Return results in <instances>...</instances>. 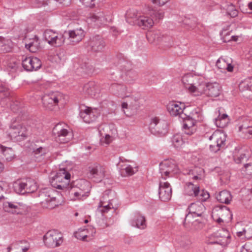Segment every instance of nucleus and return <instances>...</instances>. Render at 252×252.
Here are the masks:
<instances>
[{"label":"nucleus","mask_w":252,"mask_h":252,"mask_svg":"<svg viewBox=\"0 0 252 252\" xmlns=\"http://www.w3.org/2000/svg\"><path fill=\"white\" fill-rule=\"evenodd\" d=\"M57 196L59 194L55 190L50 188L44 189L40 191L38 200L43 208L52 209L59 205Z\"/></svg>","instance_id":"1"},{"label":"nucleus","mask_w":252,"mask_h":252,"mask_svg":"<svg viewBox=\"0 0 252 252\" xmlns=\"http://www.w3.org/2000/svg\"><path fill=\"white\" fill-rule=\"evenodd\" d=\"M180 172L178 165L174 159L164 160L159 164V173L161 177L166 180L168 177H172Z\"/></svg>","instance_id":"2"},{"label":"nucleus","mask_w":252,"mask_h":252,"mask_svg":"<svg viewBox=\"0 0 252 252\" xmlns=\"http://www.w3.org/2000/svg\"><path fill=\"white\" fill-rule=\"evenodd\" d=\"M75 187L71 189L70 194L73 195V199H81L89 196L91 189L90 183L84 179L76 182Z\"/></svg>","instance_id":"3"},{"label":"nucleus","mask_w":252,"mask_h":252,"mask_svg":"<svg viewBox=\"0 0 252 252\" xmlns=\"http://www.w3.org/2000/svg\"><path fill=\"white\" fill-rule=\"evenodd\" d=\"M8 135L11 140L21 141L26 139L29 133L27 128L21 124L12 123L8 131Z\"/></svg>","instance_id":"4"},{"label":"nucleus","mask_w":252,"mask_h":252,"mask_svg":"<svg viewBox=\"0 0 252 252\" xmlns=\"http://www.w3.org/2000/svg\"><path fill=\"white\" fill-rule=\"evenodd\" d=\"M70 178V174L64 169H61L51 179L50 183L54 188L63 189L68 187Z\"/></svg>","instance_id":"5"},{"label":"nucleus","mask_w":252,"mask_h":252,"mask_svg":"<svg viewBox=\"0 0 252 252\" xmlns=\"http://www.w3.org/2000/svg\"><path fill=\"white\" fill-rule=\"evenodd\" d=\"M168 124L166 121L155 117L151 119L149 124V130L154 135L163 136L167 133Z\"/></svg>","instance_id":"6"},{"label":"nucleus","mask_w":252,"mask_h":252,"mask_svg":"<svg viewBox=\"0 0 252 252\" xmlns=\"http://www.w3.org/2000/svg\"><path fill=\"white\" fill-rule=\"evenodd\" d=\"M209 140L211 141L210 149L215 153L225 147L226 136L223 132L220 130L215 131L209 137Z\"/></svg>","instance_id":"7"},{"label":"nucleus","mask_w":252,"mask_h":252,"mask_svg":"<svg viewBox=\"0 0 252 252\" xmlns=\"http://www.w3.org/2000/svg\"><path fill=\"white\" fill-rule=\"evenodd\" d=\"M45 245L48 247L55 248L60 246L63 242V236L61 233L56 230L48 231L43 237Z\"/></svg>","instance_id":"8"},{"label":"nucleus","mask_w":252,"mask_h":252,"mask_svg":"<svg viewBox=\"0 0 252 252\" xmlns=\"http://www.w3.org/2000/svg\"><path fill=\"white\" fill-rule=\"evenodd\" d=\"M63 98V94L58 92L45 94L42 97L43 106L47 110H53Z\"/></svg>","instance_id":"9"},{"label":"nucleus","mask_w":252,"mask_h":252,"mask_svg":"<svg viewBox=\"0 0 252 252\" xmlns=\"http://www.w3.org/2000/svg\"><path fill=\"white\" fill-rule=\"evenodd\" d=\"M43 36L49 44L55 47H60L65 42L64 33H59L52 30H46Z\"/></svg>","instance_id":"10"},{"label":"nucleus","mask_w":252,"mask_h":252,"mask_svg":"<svg viewBox=\"0 0 252 252\" xmlns=\"http://www.w3.org/2000/svg\"><path fill=\"white\" fill-rule=\"evenodd\" d=\"M182 80L185 87L191 93L198 94V91L202 90L204 85H201V82L197 81V77L191 74L184 75Z\"/></svg>","instance_id":"11"},{"label":"nucleus","mask_w":252,"mask_h":252,"mask_svg":"<svg viewBox=\"0 0 252 252\" xmlns=\"http://www.w3.org/2000/svg\"><path fill=\"white\" fill-rule=\"evenodd\" d=\"M230 238V236L229 232L225 229H221L218 230L214 235L211 236L208 243L225 246L229 243Z\"/></svg>","instance_id":"12"},{"label":"nucleus","mask_w":252,"mask_h":252,"mask_svg":"<svg viewBox=\"0 0 252 252\" xmlns=\"http://www.w3.org/2000/svg\"><path fill=\"white\" fill-rule=\"evenodd\" d=\"M201 85H204L202 90L198 91L196 95L203 93L208 97H217L220 94L221 87L217 82L206 83L202 82Z\"/></svg>","instance_id":"13"},{"label":"nucleus","mask_w":252,"mask_h":252,"mask_svg":"<svg viewBox=\"0 0 252 252\" xmlns=\"http://www.w3.org/2000/svg\"><path fill=\"white\" fill-rule=\"evenodd\" d=\"M53 133L56 136V141L60 143H67L72 137V133L63 128L62 124H58L54 126Z\"/></svg>","instance_id":"14"},{"label":"nucleus","mask_w":252,"mask_h":252,"mask_svg":"<svg viewBox=\"0 0 252 252\" xmlns=\"http://www.w3.org/2000/svg\"><path fill=\"white\" fill-rule=\"evenodd\" d=\"M105 172L103 166L94 163L88 167L87 175L89 178L94 180L95 182H99L104 177Z\"/></svg>","instance_id":"15"},{"label":"nucleus","mask_w":252,"mask_h":252,"mask_svg":"<svg viewBox=\"0 0 252 252\" xmlns=\"http://www.w3.org/2000/svg\"><path fill=\"white\" fill-rule=\"evenodd\" d=\"M99 115L100 110L96 108L85 107L80 112V117L84 122L88 124L94 122Z\"/></svg>","instance_id":"16"},{"label":"nucleus","mask_w":252,"mask_h":252,"mask_svg":"<svg viewBox=\"0 0 252 252\" xmlns=\"http://www.w3.org/2000/svg\"><path fill=\"white\" fill-rule=\"evenodd\" d=\"M64 36L65 40L68 41L67 43L76 44L82 40L85 36V33L84 30L80 28L65 31Z\"/></svg>","instance_id":"17"},{"label":"nucleus","mask_w":252,"mask_h":252,"mask_svg":"<svg viewBox=\"0 0 252 252\" xmlns=\"http://www.w3.org/2000/svg\"><path fill=\"white\" fill-rule=\"evenodd\" d=\"M41 61L36 57H25L22 60V66L27 71L37 70L41 66Z\"/></svg>","instance_id":"18"},{"label":"nucleus","mask_w":252,"mask_h":252,"mask_svg":"<svg viewBox=\"0 0 252 252\" xmlns=\"http://www.w3.org/2000/svg\"><path fill=\"white\" fill-rule=\"evenodd\" d=\"M225 216H230L231 218L232 215L229 209L225 206L215 208L213 211L212 217L219 224L223 222Z\"/></svg>","instance_id":"19"},{"label":"nucleus","mask_w":252,"mask_h":252,"mask_svg":"<svg viewBox=\"0 0 252 252\" xmlns=\"http://www.w3.org/2000/svg\"><path fill=\"white\" fill-rule=\"evenodd\" d=\"M167 109L171 115L174 116H179L181 118V115L185 114L186 108L184 103L180 102H171L167 106Z\"/></svg>","instance_id":"20"},{"label":"nucleus","mask_w":252,"mask_h":252,"mask_svg":"<svg viewBox=\"0 0 252 252\" xmlns=\"http://www.w3.org/2000/svg\"><path fill=\"white\" fill-rule=\"evenodd\" d=\"M120 161L118 164L119 166L120 172L123 177H127L133 175L137 171L136 167L133 168L130 165L125 163L127 160L124 157H120Z\"/></svg>","instance_id":"21"},{"label":"nucleus","mask_w":252,"mask_h":252,"mask_svg":"<svg viewBox=\"0 0 252 252\" xmlns=\"http://www.w3.org/2000/svg\"><path fill=\"white\" fill-rule=\"evenodd\" d=\"M88 44V47L94 52L102 51L105 46L103 39L98 35L91 38Z\"/></svg>","instance_id":"22"},{"label":"nucleus","mask_w":252,"mask_h":252,"mask_svg":"<svg viewBox=\"0 0 252 252\" xmlns=\"http://www.w3.org/2000/svg\"><path fill=\"white\" fill-rule=\"evenodd\" d=\"M158 195L159 198L161 201H167L170 199L172 195V189L169 183L160 182Z\"/></svg>","instance_id":"23"},{"label":"nucleus","mask_w":252,"mask_h":252,"mask_svg":"<svg viewBox=\"0 0 252 252\" xmlns=\"http://www.w3.org/2000/svg\"><path fill=\"white\" fill-rule=\"evenodd\" d=\"M181 118L184 121L183 127L185 130V133L189 135L192 134L195 131L194 125L196 122L189 118L186 113L182 114Z\"/></svg>","instance_id":"24"},{"label":"nucleus","mask_w":252,"mask_h":252,"mask_svg":"<svg viewBox=\"0 0 252 252\" xmlns=\"http://www.w3.org/2000/svg\"><path fill=\"white\" fill-rule=\"evenodd\" d=\"M112 191L111 190H106L100 199L99 207H102L101 210L102 213L107 212L110 209L113 208V206L111 203L112 199H110L109 195L111 194Z\"/></svg>","instance_id":"25"},{"label":"nucleus","mask_w":252,"mask_h":252,"mask_svg":"<svg viewBox=\"0 0 252 252\" xmlns=\"http://www.w3.org/2000/svg\"><path fill=\"white\" fill-rule=\"evenodd\" d=\"M29 248V244L26 241H19L8 247L7 252H26Z\"/></svg>","instance_id":"26"},{"label":"nucleus","mask_w":252,"mask_h":252,"mask_svg":"<svg viewBox=\"0 0 252 252\" xmlns=\"http://www.w3.org/2000/svg\"><path fill=\"white\" fill-rule=\"evenodd\" d=\"M110 90L114 94L120 97L124 98L129 96L127 94L128 93L127 91V88L124 85L113 84L110 87Z\"/></svg>","instance_id":"27"},{"label":"nucleus","mask_w":252,"mask_h":252,"mask_svg":"<svg viewBox=\"0 0 252 252\" xmlns=\"http://www.w3.org/2000/svg\"><path fill=\"white\" fill-rule=\"evenodd\" d=\"M237 151L240 153L239 156L235 155L234 157L235 161L237 163H241L244 159H248L250 157L251 153L249 148L246 147H243L241 148H236L235 150V153H236Z\"/></svg>","instance_id":"28"},{"label":"nucleus","mask_w":252,"mask_h":252,"mask_svg":"<svg viewBox=\"0 0 252 252\" xmlns=\"http://www.w3.org/2000/svg\"><path fill=\"white\" fill-rule=\"evenodd\" d=\"M131 223L132 226L140 229H144L146 226L145 217L139 212L135 213Z\"/></svg>","instance_id":"29"},{"label":"nucleus","mask_w":252,"mask_h":252,"mask_svg":"<svg viewBox=\"0 0 252 252\" xmlns=\"http://www.w3.org/2000/svg\"><path fill=\"white\" fill-rule=\"evenodd\" d=\"M204 208L203 204L200 202H197L191 203L188 207V210L189 214H194L196 216H201Z\"/></svg>","instance_id":"30"},{"label":"nucleus","mask_w":252,"mask_h":252,"mask_svg":"<svg viewBox=\"0 0 252 252\" xmlns=\"http://www.w3.org/2000/svg\"><path fill=\"white\" fill-rule=\"evenodd\" d=\"M154 24V22L153 18L147 16H139V19H138V22H137V24L139 27H142L143 29L150 28L153 26Z\"/></svg>","instance_id":"31"},{"label":"nucleus","mask_w":252,"mask_h":252,"mask_svg":"<svg viewBox=\"0 0 252 252\" xmlns=\"http://www.w3.org/2000/svg\"><path fill=\"white\" fill-rule=\"evenodd\" d=\"M185 192L186 194L189 196H198L200 193L199 187L189 182L185 187Z\"/></svg>","instance_id":"32"},{"label":"nucleus","mask_w":252,"mask_h":252,"mask_svg":"<svg viewBox=\"0 0 252 252\" xmlns=\"http://www.w3.org/2000/svg\"><path fill=\"white\" fill-rule=\"evenodd\" d=\"M139 13L137 10L134 9H130L127 11L126 14V21L130 24H136L138 22V19H139Z\"/></svg>","instance_id":"33"},{"label":"nucleus","mask_w":252,"mask_h":252,"mask_svg":"<svg viewBox=\"0 0 252 252\" xmlns=\"http://www.w3.org/2000/svg\"><path fill=\"white\" fill-rule=\"evenodd\" d=\"M3 209L5 212L11 214H18L20 208L16 203L5 201L3 203Z\"/></svg>","instance_id":"34"},{"label":"nucleus","mask_w":252,"mask_h":252,"mask_svg":"<svg viewBox=\"0 0 252 252\" xmlns=\"http://www.w3.org/2000/svg\"><path fill=\"white\" fill-rule=\"evenodd\" d=\"M216 198L220 203L229 204L232 200V195L229 191L223 190L219 192Z\"/></svg>","instance_id":"35"},{"label":"nucleus","mask_w":252,"mask_h":252,"mask_svg":"<svg viewBox=\"0 0 252 252\" xmlns=\"http://www.w3.org/2000/svg\"><path fill=\"white\" fill-rule=\"evenodd\" d=\"M25 47L29 51L32 53H35L40 47V43L39 39L36 36L29 42L26 43Z\"/></svg>","instance_id":"36"},{"label":"nucleus","mask_w":252,"mask_h":252,"mask_svg":"<svg viewBox=\"0 0 252 252\" xmlns=\"http://www.w3.org/2000/svg\"><path fill=\"white\" fill-rule=\"evenodd\" d=\"M84 93L91 96H94L96 93V85L94 82L85 84L83 88Z\"/></svg>","instance_id":"37"},{"label":"nucleus","mask_w":252,"mask_h":252,"mask_svg":"<svg viewBox=\"0 0 252 252\" xmlns=\"http://www.w3.org/2000/svg\"><path fill=\"white\" fill-rule=\"evenodd\" d=\"M229 121V119L227 114H220L215 120V124L217 127L223 128L227 126Z\"/></svg>","instance_id":"38"},{"label":"nucleus","mask_w":252,"mask_h":252,"mask_svg":"<svg viewBox=\"0 0 252 252\" xmlns=\"http://www.w3.org/2000/svg\"><path fill=\"white\" fill-rule=\"evenodd\" d=\"M48 149L45 147H42L35 145L34 147H32V153L34 157L38 159L41 158L48 152Z\"/></svg>","instance_id":"39"},{"label":"nucleus","mask_w":252,"mask_h":252,"mask_svg":"<svg viewBox=\"0 0 252 252\" xmlns=\"http://www.w3.org/2000/svg\"><path fill=\"white\" fill-rule=\"evenodd\" d=\"M89 233V229L85 228H80L77 231L74 232V236L77 239L84 241H87V238H90V235Z\"/></svg>","instance_id":"40"},{"label":"nucleus","mask_w":252,"mask_h":252,"mask_svg":"<svg viewBox=\"0 0 252 252\" xmlns=\"http://www.w3.org/2000/svg\"><path fill=\"white\" fill-rule=\"evenodd\" d=\"M25 193L33 192L37 189V185L33 180H26L25 181Z\"/></svg>","instance_id":"41"},{"label":"nucleus","mask_w":252,"mask_h":252,"mask_svg":"<svg viewBox=\"0 0 252 252\" xmlns=\"http://www.w3.org/2000/svg\"><path fill=\"white\" fill-rule=\"evenodd\" d=\"M25 181L18 180L13 184V189L18 194H25Z\"/></svg>","instance_id":"42"},{"label":"nucleus","mask_w":252,"mask_h":252,"mask_svg":"<svg viewBox=\"0 0 252 252\" xmlns=\"http://www.w3.org/2000/svg\"><path fill=\"white\" fill-rule=\"evenodd\" d=\"M239 87V89L242 91L246 90L252 91V78H248L242 81Z\"/></svg>","instance_id":"43"},{"label":"nucleus","mask_w":252,"mask_h":252,"mask_svg":"<svg viewBox=\"0 0 252 252\" xmlns=\"http://www.w3.org/2000/svg\"><path fill=\"white\" fill-rule=\"evenodd\" d=\"M224 8L225 9L226 13L231 17H235L238 14V11L232 3H227L224 6Z\"/></svg>","instance_id":"44"},{"label":"nucleus","mask_w":252,"mask_h":252,"mask_svg":"<svg viewBox=\"0 0 252 252\" xmlns=\"http://www.w3.org/2000/svg\"><path fill=\"white\" fill-rule=\"evenodd\" d=\"M191 174L193 176V179L202 180L204 177V170L201 167H195L191 171Z\"/></svg>","instance_id":"45"},{"label":"nucleus","mask_w":252,"mask_h":252,"mask_svg":"<svg viewBox=\"0 0 252 252\" xmlns=\"http://www.w3.org/2000/svg\"><path fill=\"white\" fill-rule=\"evenodd\" d=\"M172 142L174 146L177 148H180L185 143L182 135L180 133L175 134L172 138Z\"/></svg>","instance_id":"46"},{"label":"nucleus","mask_w":252,"mask_h":252,"mask_svg":"<svg viewBox=\"0 0 252 252\" xmlns=\"http://www.w3.org/2000/svg\"><path fill=\"white\" fill-rule=\"evenodd\" d=\"M0 148L5 159L8 161L11 160L14 156L12 149L10 148L5 147L2 145H0Z\"/></svg>","instance_id":"47"},{"label":"nucleus","mask_w":252,"mask_h":252,"mask_svg":"<svg viewBox=\"0 0 252 252\" xmlns=\"http://www.w3.org/2000/svg\"><path fill=\"white\" fill-rule=\"evenodd\" d=\"M23 103L19 100L12 101L10 104V109L14 113H21L23 111Z\"/></svg>","instance_id":"48"},{"label":"nucleus","mask_w":252,"mask_h":252,"mask_svg":"<svg viewBox=\"0 0 252 252\" xmlns=\"http://www.w3.org/2000/svg\"><path fill=\"white\" fill-rule=\"evenodd\" d=\"M149 14L153 19L160 20L163 18L164 12L161 10L152 9L150 11Z\"/></svg>","instance_id":"49"},{"label":"nucleus","mask_w":252,"mask_h":252,"mask_svg":"<svg viewBox=\"0 0 252 252\" xmlns=\"http://www.w3.org/2000/svg\"><path fill=\"white\" fill-rule=\"evenodd\" d=\"M126 75L127 81L129 82L135 80L137 77V72L132 69L127 70L126 72Z\"/></svg>","instance_id":"50"},{"label":"nucleus","mask_w":252,"mask_h":252,"mask_svg":"<svg viewBox=\"0 0 252 252\" xmlns=\"http://www.w3.org/2000/svg\"><path fill=\"white\" fill-rule=\"evenodd\" d=\"M242 172L247 178L252 175V163L245 164L242 169Z\"/></svg>","instance_id":"51"},{"label":"nucleus","mask_w":252,"mask_h":252,"mask_svg":"<svg viewBox=\"0 0 252 252\" xmlns=\"http://www.w3.org/2000/svg\"><path fill=\"white\" fill-rule=\"evenodd\" d=\"M85 6L94 8L98 3L100 0H80Z\"/></svg>","instance_id":"52"},{"label":"nucleus","mask_w":252,"mask_h":252,"mask_svg":"<svg viewBox=\"0 0 252 252\" xmlns=\"http://www.w3.org/2000/svg\"><path fill=\"white\" fill-rule=\"evenodd\" d=\"M240 132L242 133V136L244 138L251 139L252 138V126Z\"/></svg>","instance_id":"53"},{"label":"nucleus","mask_w":252,"mask_h":252,"mask_svg":"<svg viewBox=\"0 0 252 252\" xmlns=\"http://www.w3.org/2000/svg\"><path fill=\"white\" fill-rule=\"evenodd\" d=\"M210 196L209 193L208 191L204 190H200V193L198 196H196L200 200V202L205 201Z\"/></svg>","instance_id":"54"},{"label":"nucleus","mask_w":252,"mask_h":252,"mask_svg":"<svg viewBox=\"0 0 252 252\" xmlns=\"http://www.w3.org/2000/svg\"><path fill=\"white\" fill-rule=\"evenodd\" d=\"M81 67L86 73H90L94 70L93 66L89 63L85 62L81 65Z\"/></svg>","instance_id":"55"},{"label":"nucleus","mask_w":252,"mask_h":252,"mask_svg":"<svg viewBox=\"0 0 252 252\" xmlns=\"http://www.w3.org/2000/svg\"><path fill=\"white\" fill-rule=\"evenodd\" d=\"M101 18L102 17L94 14L88 18V21L90 23H94L96 25H98L101 24Z\"/></svg>","instance_id":"56"},{"label":"nucleus","mask_w":252,"mask_h":252,"mask_svg":"<svg viewBox=\"0 0 252 252\" xmlns=\"http://www.w3.org/2000/svg\"><path fill=\"white\" fill-rule=\"evenodd\" d=\"M189 116L191 119H192L194 122H196L197 121H199L201 119V116L200 112L197 111L196 110H193L189 115H188Z\"/></svg>","instance_id":"57"},{"label":"nucleus","mask_w":252,"mask_h":252,"mask_svg":"<svg viewBox=\"0 0 252 252\" xmlns=\"http://www.w3.org/2000/svg\"><path fill=\"white\" fill-rule=\"evenodd\" d=\"M252 126V121L249 120H246L243 121L242 124L239 127V131H240L245 129L248 128Z\"/></svg>","instance_id":"58"},{"label":"nucleus","mask_w":252,"mask_h":252,"mask_svg":"<svg viewBox=\"0 0 252 252\" xmlns=\"http://www.w3.org/2000/svg\"><path fill=\"white\" fill-rule=\"evenodd\" d=\"M10 95L9 91L5 88H0V99L7 98Z\"/></svg>","instance_id":"59"},{"label":"nucleus","mask_w":252,"mask_h":252,"mask_svg":"<svg viewBox=\"0 0 252 252\" xmlns=\"http://www.w3.org/2000/svg\"><path fill=\"white\" fill-rule=\"evenodd\" d=\"M243 232H244V238L249 239L252 237V229L249 226L243 228Z\"/></svg>","instance_id":"60"},{"label":"nucleus","mask_w":252,"mask_h":252,"mask_svg":"<svg viewBox=\"0 0 252 252\" xmlns=\"http://www.w3.org/2000/svg\"><path fill=\"white\" fill-rule=\"evenodd\" d=\"M115 2L110 0H105L104 5H103L104 8L107 9H111L113 8L115 6Z\"/></svg>","instance_id":"61"},{"label":"nucleus","mask_w":252,"mask_h":252,"mask_svg":"<svg viewBox=\"0 0 252 252\" xmlns=\"http://www.w3.org/2000/svg\"><path fill=\"white\" fill-rule=\"evenodd\" d=\"M191 244L190 241L188 239L182 240L180 242V245L184 249H188Z\"/></svg>","instance_id":"62"},{"label":"nucleus","mask_w":252,"mask_h":252,"mask_svg":"<svg viewBox=\"0 0 252 252\" xmlns=\"http://www.w3.org/2000/svg\"><path fill=\"white\" fill-rule=\"evenodd\" d=\"M226 63L224 60H218L216 62V66L220 69H224Z\"/></svg>","instance_id":"63"},{"label":"nucleus","mask_w":252,"mask_h":252,"mask_svg":"<svg viewBox=\"0 0 252 252\" xmlns=\"http://www.w3.org/2000/svg\"><path fill=\"white\" fill-rule=\"evenodd\" d=\"M111 137L109 134H106L104 139H102L101 142L108 145L111 142Z\"/></svg>","instance_id":"64"}]
</instances>
